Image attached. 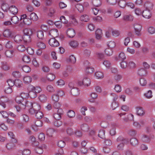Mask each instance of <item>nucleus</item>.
I'll return each instance as SVG.
<instances>
[{
    "mask_svg": "<svg viewBox=\"0 0 155 155\" xmlns=\"http://www.w3.org/2000/svg\"><path fill=\"white\" fill-rule=\"evenodd\" d=\"M23 32L24 35L22 37L23 40L24 42L29 43L31 42V36L33 33L32 30L29 28H25Z\"/></svg>",
    "mask_w": 155,
    "mask_h": 155,
    "instance_id": "obj_1",
    "label": "nucleus"
},
{
    "mask_svg": "<svg viewBox=\"0 0 155 155\" xmlns=\"http://www.w3.org/2000/svg\"><path fill=\"white\" fill-rule=\"evenodd\" d=\"M142 26L140 25L136 24L134 25V28L135 35L137 36H140L141 35V31Z\"/></svg>",
    "mask_w": 155,
    "mask_h": 155,
    "instance_id": "obj_2",
    "label": "nucleus"
},
{
    "mask_svg": "<svg viewBox=\"0 0 155 155\" xmlns=\"http://www.w3.org/2000/svg\"><path fill=\"white\" fill-rule=\"evenodd\" d=\"M66 33L68 36L70 38L74 37L76 34L75 30L71 28H68Z\"/></svg>",
    "mask_w": 155,
    "mask_h": 155,
    "instance_id": "obj_3",
    "label": "nucleus"
},
{
    "mask_svg": "<svg viewBox=\"0 0 155 155\" xmlns=\"http://www.w3.org/2000/svg\"><path fill=\"white\" fill-rule=\"evenodd\" d=\"M50 45L53 47H56L59 46V42L54 38L50 39L49 41Z\"/></svg>",
    "mask_w": 155,
    "mask_h": 155,
    "instance_id": "obj_4",
    "label": "nucleus"
},
{
    "mask_svg": "<svg viewBox=\"0 0 155 155\" xmlns=\"http://www.w3.org/2000/svg\"><path fill=\"white\" fill-rule=\"evenodd\" d=\"M23 101V103L22 105L23 106V107L22 108L23 109H25L26 107H27L28 109V110L29 108H30L33 106V104L31 102L27 101L26 99H25V101Z\"/></svg>",
    "mask_w": 155,
    "mask_h": 155,
    "instance_id": "obj_5",
    "label": "nucleus"
},
{
    "mask_svg": "<svg viewBox=\"0 0 155 155\" xmlns=\"http://www.w3.org/2000/svg\"><path fill=\"white\" fill-rule=\"evenodd\" d=\"M150 10L145 9V10L142 12V15L143 16L146 18H149L151 17V15L150 12Z\"/></svg>",
    "mask_w": 155,
    "mask_h": 155,
    "instance_id": "obj_6",
    "label": "nucleus"
},
{
    "mask_svg": "<svg viewBox=\"0 0 155 155\" xmlns=\"http://www.w3.org/2000/svg\"><path fill=\"white\" fill-rule=\"evenodd\" d=\"M153 5L152 2L147 1L144 4V7L146 9L151 10L153 9Z\"/></svg>",
    "mask_w": 155,
    "mask_h": 155,
    "instance_id": "obj_7",
    "label": "nucleus"
},
{
    "mask_svg": "<svg viewBox=\"0 0 155 155\" xmlns=\"http://www.w3.org/2000/svg\"><path fill=\"white\" fill-rule=\"evenodd\" d=\"M25 94V93H22L21 94V96H17L16 97L15 101L17 103L19 104H20L22 105L23 104V101H25V99L23 98L22 97V95H23V94Z\"/></svg>",
    "mask_w": 155,
    "mask_h": 155,
    "instance_id": "obj_8",
    "label": "nucleus"
},
{
    "mask_svg": "<svg viewBox=\"0 0 155 155\" xmlns=\"http://www.w3.org/2000/svg\"><path fill=\"white\" fill-rule=\"evenodd\" d=\"M49 35H51L53 37H56L58 35V33L57 29L54 28L50 31Z\"/></svg>",
    "mask_w": 155,
    "mask_h": 155,
    "instance_id": "obj_9",
    "label": "nucleus"
},
{
    "mask_svg": "<svg viewBox=\"0 0 155 155\" xmlns=\"http://www.w3.org/2000/svg\"><path fill=\"white\" fill-rule=\"evenodd\" d=\"M61 93H63L62 91H59L58 92L57 94H54L52 96V99L55 102H58L59 99V96H61V95L60 94Z\"/></svg>",
    "mask_w": 155,
    "mask_h": 155,
    "instance_id": "obj_10",
    "label": "nucleus"
},
{
    "mask_svg": "<svg viewBox=\"0 0 155 155\" xmlns=\"http://www.w3.org/2000/svg\"><path fill=\"white\" fill-rule=\"evenodd\" d=\"M3 36L7 38H13L12 32L9 29H7L5 30L3 33Z\"/></svg>",
    "mask_w": 155,
    "mask_h": 155,
    "instance_id": "obj_11",
    "label": "nucleus"
},
{
    "mask_svg": "<svg viewBox=\"0 0 155 155\" xmlns=\"http://www.w3.org/2000/svg\"><path fill=\"white\" fill-rule=\"evenodd\" d=\"M11 13L14 15L17 14L18 12V9L14 5H12L9 8V9Z\"/></svg>",
    "mask_w": 155,
    "mask_h": 155,
    "instance_id": "obj_12",
    "label": "nucleus"
},
{
    "mask_svg": "<svg viewBox=\"0 0 155 155\" xmlns=\"http://www.w3.org/2000/svg\"><path fill=\"white\" fill-rule=\"evenodd\" d=\"M136 109L137 114L139 116H142L145 113L142 107H136Z\"/></svg>",
    "mask_w": 155,
    "mask_h": 155,
    "instance_id": "obj_13",
    "label": "nucleus"
},
{
    "mask_svg": "<svg viewBox=\"0 0 155 155\" xmlns=\"http://www.w3.org/2000/svg\"><path fill=\"white\" fill-rule=\"evenodd\" d=\"M95 34L96 38L97 39H100L102 37V31L100 29H98L96 31Z\"/></svg>",
    "mask_w": 155,
    "mask_h": 155,
    "instance_id": "obj_14",
    "label": "nucleus"
},
{
    "mask_svg": "<svg viewBox=\"0 0 155 155\" xmlns=\"http://www.w3.org/2000/svg\"><path fill=\"white\" fill-rule=\"evenodd\" d=\"M71 94L74 96H77L79 94L78 89L76 87H74L71 90Z\"/></svg>",
    "mask_w": 155,
    "mask_h": 155,
    "instance_id": "obj_15",
    "label": "nucleus"
},
{
    "mask_svg": "<svg viewBox=\"0 0 155 155\" xmlns=\"http://www.w3.org/2000/svg\"><path fill=\"white\" fill-rule=\"evenodd\" d=\"M14 40L16 42L18 43L21 42L23 40V37L20 35H18L14 37Z\"/></svg>",
    "mask_w": 155,
    "mask_h": 155,
    "instance_id": "obj_16",
    "label": "nucleus"
},
{
    "mask_svg": "<svg viewBox=\"0 0 155 155\" xmlns=\"http://www.w3.org/2000/svg\"><path fill=\"white\" fill-rule=\"evenodd\" d=\"M131 144L133 146H135L138 144V140L135 138H133L130 140Z\"/></svg>",
    "mask_w": 155,
    "mask_h": 155,
    "instance_id": "obj_17",
    "label": "nucleus"
},
{
    "mask_svg": "<svg viewBox=\"0 0 155 155\" xmlns=\"http://www.w3.org/2000/svg\"><path fill=\"white\" fill-rule=\"evenodd\" d=\"M14 85L18 87H21L23 85L22 81L18 79H15L14 81Z\"/></svg>",
    "mask_w": 155,
    "mask_h": 155,
    "instance_id": "obj_18",
    "label": "nucleus"
},
{
    "mask_svg": "<svg viewBox=\"0 0 155 155\" xmlns=\"http://www.w3.org/2000/svg\"><path fill=\"white\" fill-rule=\"evenodd\" d=\"M123 20L125 21H132L134 19L133 16L130 15H125L123 18Z\"/></svg>",
    "mask_w": 155,
    "mask_h": 155,
    "instance_id": "obj_19",
    "label": "nucleus"
},
{
    "mask_svg": "<svg viewBox=\"0 0 155 155\" xmlns=\"http://www.w3.org/2000/svg\"><path fill=\"white\" fill-rule=\"evenodd\" d=\"M83 85L88 87L90 84L91 81L89 78H85L83 80Z\"/></svg>",
    "mask_w": 155,
    "mask_h": 155,
    "instance_id": "obj_20",
    "label": "nucleus"
},
{
    "mask_svg": "<svg viewBox=\"0 0 155 155\" xmlns=\"http://www.w3.org/2000/svg\"><path fill=\"white\" fill-rule=\"evenodd\" d=\"M43 147L42 146L36 147L35 149L36 153L40 154H42L43 152Z\"/></svg>",
    "mask_w": 155,
    "mask_h": 155,
    "instance_id": "obj_21",
    "label": "nucleus"
},
{
    "mask_svg": "<svg viewBox=\"0 0 155 155\" xmlns=\"http://www.w3.org/2000/svg\"><path fill=\"white\" fill-rule=\"evenodd\" d=\"M138 74L139 75L141 76H145L147 74L146 71L143 68L140 69L139 70Z\"/></svg>",
    "mask_w": 155,
    "mask_h": 155,
    "instance_id": "obj_22",
    "label": "nucleus"
},
{
    "mask_svg": "<svg viewBox=\"0 0 155 155\" xmlns=\"http://www.w3.org/2000/svg\"><path fill=\"white\" fill-rule=\"evenodd\" d=\"M14 51L13 50H7L5 52V54L7 57L11 58L13 56Z\"/></svg>",
    "mask_w": 155,
    "mask_h": 155,
    "instance_id": "obj_23",
    "label": "nucleus"
},
{
    "mask_svg": "<svg viewBox=\"0 0 155 155\" xmlns=\"http://www.w3.org/2000/svg\"><path fill=\"white\" fill-rule=\"evenodd\" d=\"M32 107L36 111H39L41 108L40 105L36 103H34Z\"/></svg>",
    "mask_w": 155,
    "mask_h": 155,
    "instance_id": "obj_24",
    "label": "nucleus"
},
{
    "mask_svg": "<svg viewBox=\"0 0 155 155\" xmlns=\"http://www.w3.org/2000/svg\"><path fill=\"white\" fill-rule=\"evenodd\" d=\"M39 99L41 102L44 103L46 101L47 97L45 94H42L39 96Z\"/></svg>",
    "mask_w": 155,
    "mask_h": 155,
    "instance_id": "obj_25",
    "label": "nucleus"
},
{
    "mask_svg": "<svg viewBox=\"0 0 155 155\" xmlns=\"http://www.w3.org/2000/svg\"><path fill=\"white\" fill-rule=\"evenodd\" d=\"M11 20L12 22L14 24H17L19 21V18L16 15L12 17Z\"/></svg>",
    "mask_w": 155,
    "mask_h": 155,
    "instance_id": "obj_26",
    "label": "nucleus"
},
{
    "mask_svg": "<svg viewBox=\"0 0 155 155\" xmlns=\"http://www.w3.org/2000/svg\"><path fill=\"white\" fill-rule=\"evenodd\" d=\"M98 136L99 137L102 139H105V137L104 130H100Z\"/></svg>",
    "mask_w": 155,
    "mask_h": 155,
    "instance_id": "obj_27",
    "label": "nucleus"
},
{
    "mask_svg": "<svg viewBox=\"0 0 155 155\" xmlns=\"http://www.w3.org/2000/svg\"><path fill=\"white\" fill-rule=\"evenodd\" d=\"M30 17L31 19L33 21H37L38 19V17L36 14L33 12L31 13L30 15Z\"/></svg>",
    "mask_w": 155,
    "mask_h": 155,
    "instance_id": "obj_28",
    "label": "nucleus"
},
{
    "mask_svg": "<svg viewBox=\"0 0 155 155\" xmlns=\"http://www.w3.org/2000/svg\"><path fill=\"white\" fill-rule=\"evenodd\" d=\"M32 80V78L29 76L25 77L23 78V81L25 84H28L31 82Z\"/></svg>",
    "mask_w": 155,
    "mask_h": 155,
    "instance_id": "obj_29",
    "label": "nucleus"
},
{
    "mask_svg": "<svg viewBox=\"0 0 155 155\" xmlns=\"http://www.w3.org/2000/svg\"><path fill=\"white\" fill-rule=\"evenodd\" d=\"M35 114V116L38 119H40L43 117V113L40 111H37Z\"/></svg>",
    "mask_w": 155,
    "mask_h": 155,
    "instance_id": "obj_30",
    "label": "nucleus"
},
{
    "mask_svg": "<svg viewBox=\"0 0 155 155\" xmlns=\"http://www.w3.org/2000/svg\"><path fill=\"white\" fill-rule=\"evenodd\" d=\"M92 3L95 7H99L101 5V0H93Z\"/></svg>",
    "mask_w": 155,
    "mask_h": 155,
    "instance_id": "obj_31",
    "label": "nucleus"
},
{
    "mask_svg": "<svg viewBox=\"0 0 155 155\" xmlns=\"http://www.w3.org/2000/svg\"><path fill=\"white\" fill-rule=\"evenodd\" d=\"M120 6L123 8H124L126 6L127 4L126 1L124 0H120L118 3Z\"/></svg>",
    "mask_w": 155,
    "mask_h": 155,
    "instance_id": "obj_32",
    "label": "nucleus"
},
{
    "mask_svg": "<svg viewBox=\"0 0 155 155\" xmlns=\"http://www.w3.org/2000/svg\"><path fill=\"white\" fill-rule=\"evenodd\" d=\"M80 19L82 21L85 22H87L89 20L88 16L86 15H82L80 17Z\"/></svg>",
    "mask_w": 155,
    "mask_h": 155,
    "instance_id": "obj_33",
    "label": "nucleus"
},
{
    "mask_svg": "<svg viewBox=\"0 0 155 155\" xmlns=\"http://www.w3.org/2000/svg\"><path fill=\"white\" fill-rule=\"evenodd\" d=\"M37 46L39 49H44L46 48L45 45L41 41L38 42L37 43Z\"/></svg>",
    "mask_w": 155,
    "mask_h": 155,
    "instance_id": "obj_34",
    "label": "nucleus"
},
{
    "mask_svg": "<svg viewBox=\"0 0 155 155\" xmlns=\"http://www.w3.org/2000/svg\"><path fill=\"white\" fill-rule=\"evenodd\" d=\"M8 5L6 3H3L2 5L1 8L5 12H7L8 9H9Z\"/></svg>",
    "mask_w": 155,
    "mask_h": 155,
    "instance_id": "obj_35",
    "label": "nucleus"
},
{
    "mask_svg": "<svg viewBox=\"0 0 155 155\" xmlns=\"http://www.w3.org/2000/svg\"><path fill=\"white\" fill-rule=\"evenodd\" d=\"M31 86V90H33V91H34L37 94L40 92L41 91V89L39 87H35L32 86Z\"/></svg>",
    "mask_w": 155,
    "mask_h": 155,
    "instance_id": "obj_36",
    "label": "nucleus"
},
{
    "mask_svg": "<svg viewBox=\"0 0 155 155\" xmlns=\"http://www.w3.org/2000/svg\"><path fill=\"white\" fill-rule=\"evenodd\" d=\"M117 98L118 96L114 93H111L109 97L110 100V101L113 100L114 101H115Z\"/></svg>",
    "mask_w": 155,
    "mask_h": 155,
    "instance_id": "obj_37",
    "label": "nucleus"
},
{
    "mask_svg": "<svg viewBox=\"0 0 155 155\" xmlns=\"http://www.w3.org/2000/svg\"><path fill=\"white\" fill-rule=\"evenodd\" d=\"M29 95L32 98H34L37 96V93L35 92L34 91H33V90H31V91L29 92Z\"/></svg>",
    "mask_w": 155,
    "mask_h": 155,
    "instance_id": "obj_38",
    "label": "nucleus"
},
{
    "mask_svg": "<svg viewBox=\"0 0 155 155\" xmlns=\"http://www.w3.org/2000/svg\"><path fill=\"white\" fill-rule=\"evenodd\" d=\"M95 75L97 79L102 78L104 77L103 73L100 71H97L95 73Z\"/></svg>",
    "mask_w": 155,
    "mask_h": 155,
    "instance_id": "obj_39",
    "label": "nucleus"
},
{
    "mask_svg": "<svg viewBox=\"0 0 155 155\" xmlns=\"http://www.w3.org/2000/svg\"><path fill=\"white\" fill-rule=\"evenodd\" d=\"M15 146V144L12 143H10L7 144L6 147L8 150H11L14 148Z\"/></svg>",
    "mask_w": 155,
    "mask_h": 155,
    "instance_id": "obj_40",
    "label": "nucleus"
},
{
    "mask_svg": "<svg viewBox=\"0 0 155 155\" xmlns=\"http://www.w3.org/2000/svg\"><path fill=\"white\" fill-rule=\"evenodd\" d=\"M46 78L48 81H51L53 80L55 78V77L52 74H50L47 76Z\"/></svg>",
    "mask_w": 155,
    "mask_h": 155,
    "instance_id": "obj_41",
    "label": "nucleus"
},
{
    "mask_svg": "<svg viewBox=\"0 0 155 155\" xmlns=\"http://www.w3.org/2000/svg\"><path fill=\"white\" fill-rule=\"evenodd\" d=\"M12 75L14 77L16 78H19L21 76V73L18 71H15L13 72Z\"/></svg>",
    "mask_w": 155,
    "mask_h": 155,
    "instance_id": "obj_42",
    "label": "nucleus"
},
{
    "mask_svg": "<svg viewBox=\"0 0 155 155\" xmlns=\"http://www.w3.org/2000/svg\"><path fill=\"white\" fill-rule=\"evenodd\" d=\"M81 130L87 132L88 130L89 127L88 125L86 124H84L81 125Z\"/></svg>",
    "mask_w": 155,
    "mask_h": 155,
    "instance_id": "obj_43",
    "label": "nucleus"
},
{
    "mask_svg": "<svg viewBox=\"0 0 155 155\" xmlns=\"http://www.w3.org/2000/svg\"><path fill=\"white\" fill-rule=\"evenodd\" d=\"M105 53L107 55L110 56L112 55L113 51L111 49L109 48H106L105 50Z\"/></svg>",
    "mask_w": 155,
    "mask_h": 155,
    "instance_id": "obj_44",
    "label": "nucleus"
},
{
    "mask_svg": "<svg viewBox=\"0 0 155 155\" xmlns=\"http://www.w3.org/2000/svg\"><path fill=\"white\" fill-rule=\"evenodd\" d=\"M137 131L134 129H131L129 130L128 134L130 136H134L137 134Z\"/></svg>",
    "mask_w": 155,
    "mask_h": 155,
    "instance_id": "obj_45",
    "label": "nucleus"
},
{
    "mask_svg": "<svg viewBox=\"0 0 155 155\" xmlns=\"http://www.w3.org/2000/svg\"><path fill=\"white\" fill-rule=\"evenodd\" d=\"M70 45L73 48H75L78 46V43L77 41H72L70 43Z\"/></svg>",
    "mask_w": 155,
    "mask_h": 155,
    "instance_id": "obj_46",
    "label": "nucleus"
},
{
    "mask_svg": "<svg viewBox=\"0 0 155 155\" xmlns=\"http://www.w3.org/2000/svg\"><path fill=\"white\" fill-rule=\"evenodd\" d=\"M17 49L19 51L22 52L25 51L26 48L24 45H20L18 46Z\"/></svg>",
    "mask_w": 155,
    "mask_h": 155,
    "instance_id": "obj_47",
    "label": "nucleus"
},
{
    "mask_svg": "<svg viewBox=\"0 0 155 155\" xmlns=\"http://www.w3.org/2000/svg\"><path fill=\"white\" fill-rule=\"evenodd\" d=\"M23 70L26 73H28L31 71V68L30 67L27 66H24L22 67Z\"/></svg>",
    "mask_w": 155,
    "mask_h": 155,
    "instance_id": "obj_48",
    "label": "nucleus"
},
{
    "mask_svg": "<svg viewBox=\"0 0 155 155\" xmlns=\"http://www.w3.org/2000/svg\"><path fill=\"white\" fill-rule=\"evenodd\" d=\"M37 36L38 38L42 39L44 38V33L42 31H39L37 32Z\"/></svg>",
    "mask_w": 155,
    "mask_h": 155,
    "instance_id": "obj_49",
    "label": "nucleus"
},
{
    "mask_svg": "<svg viewBox=\"0 0 155 155\" xmlns=\"http://www.w3.org/2000/svg\"><path fill=\"white\" fill-rule=\"evenodd\" d=\"M62 124V122L60 120H55L54 122V124L56 127H58L61 126Z\"/></svg>",
    "mask_w": 155,
    "mask_h": 155,
    "instance_id": "obj_50",
    "label": "nucleus"
},
{
    "mask_svg": "<svg viewBox=\"0 0 155 155\" xmlns=\"http://www.w3.org/2000/svg\"><path fill=\"white\" fill-rule=\"evenodd\" d=\"M86 71L88 74L92 73L94 71V68L89 66L87 67Z\"/></svg>",
    "mask_w": 155,
    "mask_h": 155,
    "instance_id": "obj_51",
    "label": "nucleus"
},
{
    "mask_svg": "<svg viewBox=\"0 0 155 155\" xmlns=\"http://www.w3.org/2000/svg\"><path fill=\"white\" fill-rule=\"evenodd\" d=\"M68 116L70 118H73L75 116V113L72 110H70L68 112Z\"/></svg>",
    "mask_w": 155,
    "mask_h": 155,
    "instance_id": "obj_52",
    "label": "nucleus"
},
{
    "mask_svg": "<svg viewBox=\"0 0 155 155\" xmlns=\"http://www.w3.org/2000/svg\"><path fill=\"white\" fill-rule=\"evenodd\" d=\"M24 24L27 25H30L32 23V20L31 18H25V20H23Z\"/></svg>",
    "mask_w": 155,
    "mask_h": 155,
    "instance_id": "obj_53",
    "label": "nucleus"
},
{
    "mask_svg": "<svg viewBox=\"0 0 155 155\" xmlns=\"http://www.w3.org/2000/svg\"><path fill=\"white\" fill-rule=\"evenodd\" d=\"M22 60L25 62L28 63L30 61L31 59L29 56L25 55L24 56Z\"/></svg>",
    "mask_w": 155,
    "mask_h": 155,
    "instance_id": "obj_54",
    "label": "nucleus"
},
{
    "mask_svg": "<svg viewBox=\"0 0 155 155\" xmlns=\"http://www.w3.org/2000/svg\"><path fill=\"white\" fill-rule=\"evenodd\" d=\"M5 98L6 99V100H4L2 99V101L0 103V104L4 108L6 107V105L5 103L8 102L9 100L8 99L7 97H5Z\"/></svg>",
    "mask_w": 155,
    "mask_h": 155,
    "instance_id": "obj_55",
    "label": "nucleus"
},
{
    "mask_svg": "<svg viewBox=\"0 0 155 155\" xmlns=\"http://www.w3.org/2000/svg\"><path fill=\"white\" fill-rule=\"evenodd\" d=\"M47 90L49 92L53 93L55 91L53 87L51 85H48L47 87Z\"/></svg>",
    "mask_w": 155,
    "mask_h": 155,
    "instance_id": "obj_56",
    "label": "nucleus"
},
{
    "mask_svg": "<svg viewBox=\"0 0 155 155\" xmlns=\"http://www.w3.org/2000/svg\"><path fill=\"white\" fill-rule=\"evenodd\" d=\"M58 146L61 148H63L65 145V143L64 141L62 140L59 141L58 143Z\"/></svg>",
    "mask_w": 155,
    "mask_h": 155,
    "instance_id": "obj_57",
    "label": "nucleus"
},
{
    "mask_svg": "<svg viewBox=\"0 0 155 155\" xmlns=\"http://www.w3.org/2000/svg\"><path fill=\"white\" fill-rule=\"evenodd\" d=\"M76 7L78 11H79L81 13L83 12L84 10V8L83 6L81 5L78 4L76 5Z\"/></svg>",
    "mask_w": 155,
    "mask_h": 155,
    "instance_id": "obj_58",
    "label": "nucleus"
},
{
    "mask_svg": "<svg viewBox=\"0 0 155 155\" xmlns=\"http://www.w3.org/2000/svg\"><path fill=\"white\" fill-rule=\"evenodd\" d=\"M69 60V62L72 63H74L76 62V58L73 55H71L70 56Z\"/></svg>",
    "mask_w": 155,
    "mask_h": 155,
    "instance_id": "obj_59",
    "label": "nucleus"
},
{
    "mask_svg": "<svg viewBox=\"0 0 155 155\" xmlns=\"http://www.w3.org/2000/svg\"><path fill=\"white\" fill-rule=\"evenodd\" d=\"M54 132L53 129L51 128L47 130V134L49 137H52Z\"/></svg>",
    "mask_w": 155,
    "mask_h": 155,
    "instance_id": "obj_60",
    "label": "nucleus"
},
{
    "mask_svg": "<svg viewBox=\"0 0 155 155\" xmlns=\"http://www.w3.org/2000/svg\"><path fill=\"white\" fill-rule=\"evenodd\" d=\"M140 82L141 85L144 86L147 84V81L144 78H141L140 79Z\"/></svg>",
    "mask_w": 155,
    "mask_h": 155,
    "instance_id": "obj_61",
    "label": "nucleus"
},
{
    "mask_svg": "<svg viewBox=\"0 0 155 155\" xmlns=\"http://www.w3.org/2000/svg\"><path fill=\"white\" fill-rule=\"evenodd\" d=\"M118 103L116 101H113L111 104V107L113 110L115 109L118 106Z\"/></svg>",
    "mask_w": 155,
    "mask_h": 155,
    "instance_id": "obj_62",
    "label": "nucleus"
},
{
    "mask_svg": "<svg viewBox=\"0 0 155 155\" xmlns=\"http://www.w3.org/2000/svg\"><path fill=\"white\" fill-rule=\"evenodd\" d=\"M108 46L110 48H113L116 46L115 42L113 41H110L108 44Z\"/></svg>",
    "mask_w": 155,
    "mask_h": 155,
    "instance_id": "obj_63",
    "label": "nucleus"
},
{
    "mask_svg": "<svg viewBox=\"0 0 155 155\" xmlns=\"http://www.w3.org/2000/svg\"><path fill=\"white\" fill-rule=\"evenodd\" d=\"M31 152L29 149H25L22 151V155H29Z\"/></svg>",
    "mask_w": 155,
    "mask_h": 155,
    "instance_id": "obj_64",
    "label": "nucleus"
}]
</instances>
